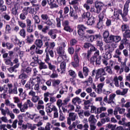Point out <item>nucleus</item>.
<instances>
[{"label":"nucleus","mask_w":130,"mask_h":130,"mask_svg":"<svg viewBox=\"0 0 130 130\" xmlns=\"http://www.w3.org/2000/svg\"><path fill=\"white\" fill-rule=\"evenodd\" d=\"M53 96V93H49V92H45L44 94V101L47 103L48 101H50V103H54L56 101V99H55V98ZM48 97H50V99L48 98Z\"/></svg>","instance_id":"1"},{"label":"nucleus","mask_w":130,"mask_h":130,"mask_svg":"<svg viewBox=\"0 0 130 130\" xmlns=\"http://www.w3.org/2000/svg\"><path fill=\"white\" fill-rule=\"evenodd\" d=\"M34 106V104L30 101V100H27L26 102L23 104L21 105V107L20 108V111L21 112H25L26 110L28 109V107L29 108H32Z\"/></svg>","instance_id":"2"},{"label":"nucleus","mask_w":130,"mask_h":130,"mask_svg":"<svg viewBox=\"0 0 130 130\" xmlns=\"http://www.w3.org/2000/svg\"><path fill=\"white\" fill-rule=\"evenodd\" d=\"M122 14H123L122 10L116 8L114 9L113 16L111 17L112 18V20L115 21V20H119V15H121V16Z\"/></svg>","instance_id":"3"},{"label":"nucleus","mask_w":130,"mask_h":130,"mask_svg":"<svg viewBox=\"0 0 130 130\" xmlns=\"http://www.w3.org/2000/svg\"><path fill=\"white\" fill-rule=\"evenodd\" d=\"M95 8L96 9L97 14H99L102 10L104 9V11L106 10V6H105L103 3L98 1L95 2Z\"/></svg>","instance_id":"4"},{"label":"nucleus","mask_w":130,"mask_h":130,"mask_svg":"<svg viewBox=\"0 0 130 130\" xmlns=\"http://www.w3.org/2000/svg\"><path fill=\"white\" fill-rule=\"evenodd\" d=\"M100 118H102L101 119V122L104 124L105 122H109L110 121V118L108 117V115H107V113H102L100 115Z\"/></svg>","instance_id":"5"},{"label":"nucleus","mask_w":130,"mask_h":130,"mask_svg":"<svg viewBox=\"0 0 130 130\" xmlns=\"http://www.w3.org/2000/svg\"><path fill=\"white\" fill-rule=\"evenodd\" d=\"M56 50L59 56H62L63 58L66 59L67 56V54H66V51H64V48H62V47L59 46L56 48Z\"/></svg>","instance_id":"6"},{"label":"nucleus","mask_w":130,"mask_h":130,"mask_svg":"<svg viewBox=\"0 0 130 130\" xmlns=\"http://www.w3.org/2000/svg\"><path fill=\"white\" fill-rule=\"evenodd\" d=\"M11 40L14 44H17L20 47H22L24 44V42L20 41L16 36H12L11 38Z\"/></svg>","instance_id":"7"},{"label":"nucleus","mask_w":130,"mask_h":130,"mask_svg":"<svg viewBox=\"0 0 130 130\" xmlns=\"http://www.w3.org/2000/svg\"><path fill=\"white\" fill-rule=\"evenodd\" d=\"M7 86L8 87L9 94H18L17 86H14L13 87L12 84H8Z\"/></svg>","instance_id":"8"},{"label":"nucleus","mask_w":130,"mask_h":130,"mask_svg":"<svg viewBox=\"0 0 130 130\" xmlns=\"http://www.w3.org/2000/svg\"><path fill=\"white\" fill-rule=\"evenodd\" d=\"M121 16L124 22L128 21V20H129V16H128V9H123V13Z\"/></svg>","instance_id":"9"},{"label":"nucleus","mask_w":130,"mask_h":130,"mask_svg":"<svg viewBox=\"0 0 130 130\" xmlns=\"http://www.w3.org/2000/svg\"><path fill=\"white\" fill-rule=\"evenodd\" d=\"M45 49V52L46 53H49L51 57H53L54 56V54L53 53V50L52 49H49V43L48 42H45L44 45Z\"/></svg>","instance_id":"10"},{"label":"nucleus","mask_w":130,"mask_h":130,"mask_svg":"<svg viewBox=\"0 0 130 130\" xmlns=\"http://www.w3.org/2000/svg\"><path fill=\"white\" fill-rule=\"evenodd\" d=\"M42 80H43V79L39 77H37V78H32L30 79L29 84H30L31 85V86H34V85H35L36 82H37V83H39V84L41 83L42 82H43Z\"/></svg>","instance_id":"11"},{"label":"nucleus","mask_w":130,"mask_h":130,"mask_svg":"<svg viewBox=\"0 0 130 130\" xmlns=\"http://www.w3.org/2000/svg\"><path fill=\"white\" fill-rule=\"evenodd\" d=\"M109 40L110 42L113 41L115 43H118L121 40V37L119 36L111 35L109 36Z\"/></svg>","instance_id":"12"},{"label":"nucleus","mask_w":130,"mask_h":130,"mask_svg":"<svg viewBox=\"0 0 130 130\" xmlns=\"http://www.w3.org/2000/svg\"><path fill=\"white\" fill-rule=\"evenodd\" d=\"M115 96L116 94L115 93H112L109 95L108 100V104H111V105H115V103H114V99L115 98Z\"/></svg>","instance_id":"13"},{"label":"nucleus","mask_w":130,"mask_h":130,"mask_svg":"<svg viewBox=\"0 0 130 130\" xmlns=\"http://www.w3.org/2000/svg\"><path fill=\"white\" fill-rule=\"evenodd\" d=\"M54 107H56L53 105H51V103H47L46 104V111L47 113H51V112L53 111Z\"/></svg>","instance_id":"14"},{"label":"nucleus","mask_w":130,"mask_h":130,"mask_svg":"<svg viewBox=\"0 0 130 130\" xmlns=\"http://www.w3.org/2000/svg\"><path fill=\"white\" fill-rule=\"evenodd\" d=\"M103 38L106 43H109L110 42V40H109V31L108 30H105L104 32Z\"/></svg>","instance_id":"15"},{"label":"nucleus","mask_w":130,"mask_h":130,"mask_svg":"<svg viewBox=\"0 0 130 130\" xmlns=\"http://www.w3.org/2000/svg\"><path fill=\"white\" fill-rule=\"evenodd\" d=\"M13 100L14 103H17V107L18 108H20V110L21 109V107H22V103L21 102V100H20V99L18 96H15L13 98Z\"/></svg>","instance_id":"16"},{"label":"nucleus","mask_w":130,"mask_h":130,"mask_svg":"<svg viewBox=\"0 0 130 130\" xmlns=\"http://www.w3.org/2000/svg\"><path fill=\"white\" fill-rule=\"evenodd\" d=\"M35 44L37 46L36 48H41L43 46V41L42 39H38L35 41Z\"/></svg>","instance_id":"17"},{"label":"nucleus","mask_w":130,"mask_h":130,"mask_svg":"<svg viewBox=\"0 0 130 130\" xmlns=\"http://www.w3.org/2000/svg\"><path fill=\"white\" fill-rule=\"evenodd\" d=\"M114 69L116 71V73L118 74H121L123 73L124 68L122 66H119L118 65H116L114 66Z\"/></svg>","instance_id":"18"},{"label":"nucleus","mask_w":130,"mask_h":130,"mask_svg":"<svg viewBox=\"0 0 130 130\" xmlns=\"http://www.w3.org/2000/svg\"><path fill=\"white\" fill-rule=\"evenodd\" d=\"M95 22H96L95 17L91 16L89 19H87V24L89 26H92V25L95 24Z\"/></svg>","instance_id":"19"},{"label":"nucleus","mask_w":130,"mask_h":130,"mask_svg":"<svg viewBox=\"0 0 130 130\" xmlns=\"http://www.w3.org/2000/svg\"><path fill=\"white\" fill-rule=\"evenodd\" d=\"M90 16H91V13L89 12H84L81 15L82 19L83 21H86L90 18Z\"/></svg>","instance_id":"20"},{"label":"nucleus","mask_w":130,"mask_h":130,"mask_svg":"<svg viewBox=\"0 0 130 130\" xmlns=\"http://www.w3.org/2000/svg\"><path fill=\"white\" fill-rule=\"evenodd\" d=\"M72 102L74 105H77V103L78 104L82 103V100L79 96H76L72 99Z\"/></svg>","instance_id":"21"},{"label":"nucleus","mask_w":130,"mask_h":130,"mask_svg":"<svg viewBox=\"0 0 130 130\" xmlns=\"http://www.w3.org/2000/svg\"><path fill=\"white\" fill-rule=\"evenodd\" d=\"M69 117L71 119L72 121H75L76 119H78V114L76 113H69Z\"/></svg>","instance_id":"22"},{"label":"nucleus","mask_w":130,"mask_h":130,"mask_svg":"<svg viewBox=\"0 0 130 130\" xmlns=\"http://www.w3.org/2000/svg\"><path fill=\"white\" fill-rule=\"evenodd\" d=\"M0 11L2 12L7 11V6L5 5L3 0H0Z\"/></svg>","instance_id":"23"},{"label":"nucleus","mask_w":130,"mask_h":130,"mask_svg":"<svg viewBox=\"0 0 130 130\" xmlns=\"http://www.w3.org/2000/svg\"><path fill=\"white\" fill-rule=\"evenodd\" d=\"M88 121L91 124H95L97 122V119L95 118L94 115H91L88 118Z\"/></svg>","instance_id":"24"},{"label":"nucleus","mask_w":130,"mask_h":130,"mask_svg":"<svg viewBox=\"0 0 130 130\" xmlns=\"http://www.w3.org/2000/svg\"><path fill=\"white\" fill-rule=\"evenodd\" d=\"M44 102L42 100H39L38 102V105L37 106V109L38 110L40 109H44Z\"/></svg>","instance_id":"25"},{"label":"nucleus","mask_w":130,"mask_h":130,"mask_svg":"<svg viewBox=\"0 0 130 130\" xmlns=\"http://www.w3.org/2000/svg\"><path fill=\"white\" fill-rule=\"evenodd\" d=\"M60 84V80L57 79L53 80L52 82V86L54 87V88H57V92L59 90L58 88V85Z\"/></svg>","instance_id":"26"},{"label":"nucleus","mask_w":130,"mask_h":130,"mask_svg":"<svg viewBox=\"0 0 130 130\" xmlns=\"http://www.w3.org/2000/svg\"><path fill=\"white\" fill-rule=\"evenodd\" d=\"M79 2H80V0H73L71 2H70L69 4L70 5L73 6L74 9L77 10V9H78L77 6H79Z\"/></svg>","instance_id":"27"},{"label":"nucleus","mask_w":130,"mask_h":130,"mask_svg":"<svg viewBox=\"0 0 130 130\" xmlns=\"http://www.w3.org/2000/svg\"><path fill=\"white\" fill-rule=\"evenodd\" d=\"M69 15L70 17H73L74 19H78V15L75 13V10L72 7L70 8Z\"/></svg>","instance_id":"28"},{"label":"nucleus","mask_w":130,"mask_h":130,"mask_svg":"<svg viewBox=\"0 0 130 130\" xmlns=\"http://www.w3.org/2000/svg\"><path fill=\"white\" fill-rule=\"evenodd\" d=\"M48 5L50 6L51 9H54V8H57L58 6L54 3V0H47Z\"/></svg>","instance_id":"29"},{"label":"nucleus","mask_w":130,"mask_h":130,"mask_svg":"<svg viewBox=\"0 0 130 130\" xmlns=\"http://www.w3.org/2000/svg\"><path fill=\"white\" fill-rule=\"evenodd\" d=\"M78 33L80 37H85V38L89 37V35H86L84 30H78Z\"/></svg>","instance_id":"30"},{"label":"nucleus","mask_w":130,"mask_h":130,"mask_svg":"<svg viewBox=\"0 0 130 130\" xmlns=\"http://www.w3.org/2000/svg\"><path fill=\"white\" fill-rule=\"evenodd\" d=\"M57 33H61V31H58L56 29H53L50 30L48 32V34L49 35V36H52V35H53V34H57Z\"/></svg>","instance_id":"31"},{"label":"nucleus","mask_w":130,"mask_h":130,"mask_svg":"<svg viewBox=\"0 0 130 130\" xmlns=\"http://www.w3.org/2000/svg\"><path fill=\"white\" fill-rule=\"evenodd\" d=\"M27 12L29 14H31V15H35V14L37 13L36 11H35V8L32 7H27Z\"/></svg>","instance_id":"32"},{"label":"nucleus","mask_w":130,"mask_h":130,"mask_svg":"<svg viewBox=\"0 0 130 130\" xmlns=\"http://www.w3.org/2000/svg\"><path fill=\"white\" fill-rule=\"evenodd\" d=\"M81 106L78 105H76V108L75 109V112H78L79 116H81V114H83L84 111L83 110H81Z\"/></svg>","instance_id":"33"},{"label":"nucleus","mask_w":130,"mask_h":130,"mask_svg":"<svg viewBox=\"0 0 130 130\" xmlns=\"http://www.w3.org/2000/svg\"><path fill=\"white\" fill-rule=\"evenodd\" d=\"M66 66H67V63H66V62L62 61L61 63V64L60 65V70H61V71H62L61 72V74H63L64 73V71H66Z\"/></svg>","instance_id":"34"},{"label":"nucleus","mask_w":130,"mask_h":130,"mask_svg":"<svg viewBox=\"0 0 130 130\" xmlns=\"http://www.w3.org/2000/svg\"><path fill=\"white\" fill-rule=\"evenodd\" d=\"M42 81H43L42 83H37L35 85L34 89L35 90V91H39V89H40V87L39 86V85H42L43 84H44V83L45 82V80L44 79H42Z\"/></svg>","instance_id":"35"},{"label":"nucleus","mask_w":130,"mask_h":130,"mask_svg":"<svg viewBox=\"0 0 130 130\" xmlns=\"http://www.w3.org/2000/svg\"><path fill=\"white\" fill-rule=\"evenodd\" d=\"M38 64H39L40 70H44L45 69H47V65L45 64V62L41 61L39 62Z\"/></svg>","instance_id":"36"},{"label":"nucleus","mask_w":130,"mask_h":130,"mask_svg":"<svg viewBox=\"0 0 130 130\" xmlns=\"http://www.w3.org/2000/svg\"><path fill=\"white\" fill-rule=\"evenodd\" d=\"M83 73L85 77H88V75H89V68H88L87 67H83Z\"/></svg>","instance_id":"37"},{"label":"nucleus","mask_w":130,"mask_h":130,"mask_svg":"<svg viewBox=\"0 0 130 130\" xmlns=\"http://www.w3.org/2000/svg\"><path fill=\"white\" fill-rule=\"evenodd\" d=\"M34 36L33 35H30L27 36L26 41L28 43H32L34 41Z\"/></svg>","instance_id":"38"},{"label":"nucleus","mask_w":130,"mask_h":130,"mask_svg":"<svg viewBox=\"0 0 130 130\" xmlns=\"http://www.w3.org/2000/svg\"><path fill=\"white\" fill-rule=\"evenodd\" d=\"M1 111L2 115H4V116H6L7 114L8 115L9 113H10V109H9V108H7L6 109V110L4 109H1Z\"/></svg>","instance_id":"39"},{"label":"nucleus","mask_w":130,"mask_h":130,"mask_svg":"<svg viewBox=\"0 0 130 130\" xmlns=\"http://www.w3.org/2000/svg\"><path fill=\"white\" fill-rule=\"evenodd\" d=\"M31 57L35 63H39V59L38 58V55L31 54Z\"/></svg>","instance_id":"40"},{"label":"nucleus","mask_w":130,"mask_h":130,"mask_svg":"<svg viewBox=\"0 0 130 130\" xmlns=\"http://www.w3.org/2000/svg\"><path fill=\"white\" fill-rule=\"evenodd\" d=\"M35 37H36V38H40V39L42 40L43 39V38H44V36H43V35H42V34H39V32H38V31H35Z\"/></svg>","instance_id":"41"},{"label":"nucleus","mask_w":130,"mask_h":130,"mask_svg":"<svg viewBox=\"0 0 130 130\" xmlns=\"http://www.w3.org/2000/svg\"><path fill=\"white\" fill-rule=\"evenodd\" d=\"M68 75L72 77V78H77V74L73 70H69L68 72Z\"/></svg>","instance_id":"42"},{"label":"nucleus","mask_w":130,"mask_h":130,"mask_svg":"<svg viewBox=\"0 0 130 130\" xmlns=\"http://www.w3.org/2000/svg\"><path fill=\"white\" fill-rule=\"evenodd\" d=\"M18 7H14L12 9V14L14 15V16H18L19 15V12H18Z\"/></svg>","instance_id":"43"},{"label":"nucleus","mask_w":130,"mask_h":130,"mask_svg":"<svg viewBox=\"0 0 130 130\" xmlns=\"http://www.w3.org/2000/svg\"><path fill=\"white\" fill-rule=\"evenodd\" d=\"M96 76H105V71L104 69H99L97 73Z\"/></svg>","instance_id":"44"},{"label":"nucleus","mask_w":130,"mask_h":130,"mask_svg":"<svg viewBox=\"0 0 130 130\" xmlns=\"http://www.w3.org/2000/svg\"><path fill=\"white\" fill-rule=\"evenodd\" d=\"M62 59L63 60H68L69 58H68V56H66V57L63 58V57L61 56H59V57H58L57 58V62L58 63H60V62H61L62 61Z\"/></svg>","instance_id":"45"},{"label":"nucleus","mask_w":130,"mask_h":130,"mask_svg":"<svg viewBox=\"0 0 130 130\" xmlns=\"http://www.w3.org/2000/svg\"><path fill=\"white\" fill-rule=\"evenodd\" d=\"M5 62L7 66H10V67H13L14 66V63H13L10 59H5Z\"/></svg>","instance_id":"46"},{"label":"nucleus","mask_w":130,"mask_h":130,"mask_svg":"<svg viewBox=\"0 0 130 130\" xmlns=\"http://www.w3.org/2000/svg\"><path fill=\"white\" fill-rule=\"evenodd\" d=\"M106 108L104 107H101L97 108V114H99L103 111H106Z\"/></svg>","instance_id":"47"},{"label":"nucleus","mask_w":130,"mask_h":130,"mask_svg":"<svg viewBox=\"0 0 130 130\" xmlns=\"http://www.w3.org/2000/svg\"><path fill=\"white\" fill-rule=\"evenodd\" d=\"M105 10H103L102 13H101V14L99 15V18L100 22H102V21H103V19H104V15L105 14Z\"/></svg>","instance_id":"48"},{"label":"nucleus","mask_w":130,"mask_h":130,"mask_svg":"<svg viewBox=\"0 0 130 130\" xmlns=\"http://www.w3.org/2000/svg\"><path fill=\"white\" fill-rule=\"evenodd\" d=\"M41 18L43 21L45 22L47 20H48L49 16L47 14H43L41 15Z\"/></svg>","instance_id":"49"},{"label":"nucleus","mask_w":130,"mask_h":130,"mask_svg":"<svg viewBox=\"0 0 130 130\" xmlns=\"http://www.w3.org/2000/svg\"><path fill=\"white\" fill-rule=\"evenodd\" d=\"M120 55H121V51L119 49H117L115 51V54L113 55V57H115V56H120Z\"/></svg>","instance_id":"50"},{"label":"nucleus","mask_w":130,"mask_h":130,"mask_svg":"<svg viewBox=\"0 0 130 130\" xmlns=\"http://www.w3.org/2000/svg\"><path fill=\"white\" fill-rule=\"evenodd\" d=\"M54 20H53V19H51L50 18H48V20H47L45 22V24H46L47 25H48L49 26H51L52 25H53V21Z\"/></svg>","instance_id":"51"},{"label":"nucleus","mask_w":130,"mask_h":130,"mask_svg":"<svg viewBox=\"0 0 130 130\" xmlns=\"http://www.w3.org/2000/svg\"><path fill=\"white\" fill-rule=\"evenodd\" d=\"M33 19L35 20V24H39L40 23V19L38 15H35L33 17Z\"/></svg>","instance_id":"52"},{"label":"nucleus","mask_w":130,"mask_h":130,"mask_svg":"<svg viewBox=\"0 0 130 130\" xmlns=\"http://www.w3.org/2000/svg\"><path fill=\"white\" fill-rule=\"evenodd\" d=\"M105 71H106L107 73H108L109 75H112V74H113V72H112L111 68H110V66H107L106 68H105Z\"/></svg>","instance_id":"53"},{"label":"nucleus","mask_w":130,"mask_h":130,"mask_svg":"<svg viewBox=\"0 0 130 130\" xmlns=\"http://www.w3.org/2000/svg\"><path fill=\"white\" fill-rule=\"evenodd\" d=\"M39 99H40V98L39 96L35 95L34 96L32 97L31 101H32V102H34V103H37V102H38V101H39Z\"/></svg>","instance_id":"54"},{"label":"nucleus","mask_w":130,"mask_h":130,"mask_svg":"<svg viewBox=\"0 0 130 130\" xmlns=\"http://www.w3.org/2000/svg\"><path fill=\"white\" fill-rule=\"evenodd\" d=\"M19 34L21 37H23V38L26 37V31L24 28H22L20 30Z\"/></svg>","instance_id":"55"},{"label":"nucleus","mask_w":130,"mask_h":130,"mask_svg":"<svg viewBox=\"0 0 130 130\" xmlns=\"http://www.w3.org/2000/svg\"><path fill=\"white\" fill-rule=\"evenodd\" d=\"M66 108H69V111H74L75 110V106L74 105L69 104L68 106H66Z\"/></svg>","instance_id":"56"},{"label":"nucleus","mask_w":130,"mask_h":130,"mask_svg":"<svg viewBox=\"0 0 130 130\" xmlns=\"http://www.w3.org/2000/svg\"><path fill=\"white\" fill-rule=\"evenodd\" d=\"M53 111H54V118H57L58 117V112L57 108L56 107H53Z\"/></svg>","instance_id":"57"},{"label":"nucleus","mask_w":130,"mask_h":130,"mask_svg":"<svg viewBox=\"0 0 130 130\" xmlns=\"http://www.w3.org/2000/svg\"><path fill=\"white\" fill-rule=\"evenodd\" d=\"M90 108L91 113H95V114H97V108L96 107L94 106H91Z\"/></svg>","instance_id":"58"},{"label":"nucleus","mask_w":130,"mask_h":130,"mask_svg":"<svg viewBox=\"0 0 130 130\" xmlns=\"http://www.w3.org/2000/svg\"><path fill=\"white\" fill-rule=\"evenodd\" d=\"M29 123H27L26 124H23L22 126L19 127L20 129L27 130V127H29Z\"/></svg>","instance_id":"59"},{"label":"nucleus","mask_w":130,"mask_h":130,"mask_svg":"<svg viewBox=\"0 0 130 130\" xmlns=\"http://www.w3.org/2000/svg\"><path fill=\"white\" fill-rule=\"evenodd\" d=\"M27 78H28V75L24 73H22L19 76V79H21V80H26V79H27Z\"/></svg>","instance_id":"60"},{"label":"nucleus","mask_w":130,"mask_h":130,"mask_svg":"<svg viewBox=\"0 0 130 130\" xmlns=\"http://www.w3.org/2000/svg\"><path fill=\"white\" fill-rule=\"evenodd\" d=\"M18 24L19 26L21 27V28H22V29L26 28V23L23 22L22 21H18Z\"/></svg>","instance_id":"61"},{"label":"nucleus","mask_w":130,"mask_h":130,"mask_svg":"<svg viewBox=\"0 0 130 130\" xmlns=\"http://www.w3.org/2000/svg\"><path fill=\"white\" fill-rule=\"evenodd\" d=\"M124 37H125V38H130V30H126L124 35H123Z\"/></svg>","instance_id":"62"},{"label":"nucleus","mask_w":130,"mask_h":130,"mask_svg":"<svg viewBox=\"0 0 130 130\" xmlns=\"http://www.w3.org/2000/svg\"><path fill=\"white\" fill-rule=\"evenodd\" d=\"M55 47V43L54 42H50L49 43V49H54Z\"/></svg>","instance_id":"63"},{"label":"nucleus","mask_w":130,"mask_h":130,"mask_svg":"<svg viewBox=\"0 0 130 130\" xmlns=\"http://www.w3.org/2000/svg\"><path fill=\"white\" fill-rule=\"evenodd\" d=\"M77 28L78 30H85L86 29H87V27L84 26L83 24H79L77 25Z\"/></svg>","instance_id":"64"}]
</instances>
